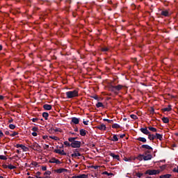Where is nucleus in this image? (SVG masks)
I'll use <instances>...</instances> for the list:
<instances>
[{"label": "nucleus", "instance_id": "nucleus-1", "mask_svg": "<svg viewBox=\"0 0 178 178\" xmlns=\"http://www.w3.org/2000/svg\"><path fill=\"white\" fill-rule=\"evenodd\" d=\"M123 85H118V86H113V85H111L109 86V90L110 91H111L112 92H114V94H115V95H118V94H119V91H120V90H122V88H123Z\"/></svg>", "mask_w": 178, "mask_h": 178}, {"label": "nucleus", "instance_id": "nucleus-2", "mask_svg": "<svg viewBox=\"0 0 178 178\" xmlns=\"http://www.w3.org/2000/svg\"><path fill=\"white\" fill-rule=\"evenodd\" d=\"M68 141L71 143L72 148H80L81 147V142L74 140V138H68Z\"/></svg>", "mask_w": 178, "mask_h": 178}, {"label": "nucleus", "instance_id": "nucleus-3", "mask_svg": "<svg viewBox=\"0 0 178 178\" xmlns=\"http://www.w3.org/2000/svg\"><path fill=\"white\" fill-rule=\"evenodd\" d=\"M65 94L68 99H70L72 98H76V97H79V91L77 90H74L72 91H67L65 92Z\"/></svg>", "mask_w": 178, "mask_h": 178}, {"label": "nucleus", "instance_id": "nucleus-4", "mask_svg": "<svg viewBox=\"0 0 178 178\" xmlns=\"http://www.w3.org/2000/svg\"><path fill=\"white\" fill-rule=\"evenodd\" d=\"M140 149H145L144 152V154L147 155V154H151L154 149L152 148V147L148 145H142L140 146Z\"/></svg>", "mask_w": 178, "mask_h": 178}, {"label": "nucleus", "instance_id": "nucleus-5", "mask_svg": "<svg viewBox=\"0 0 178 178\" xmlns=\"http://www.w3.org/2000/svg\"><path fill=\"white\" fill-rule=\"evenodd\" d=\"M160 172L161 171H159V170H147L145 171V175L154 176V175H159Z\"/></svg>", "mask_w": 178, "mask_h": 178}, {"label": "nucleus", "instance_id": "nucleus-6", "mask_svg": "<svg viewBox=\"0 0 178 178\" xmlns=\"http://www.w3.org/2000/svg\"><path fill=\"white\" fill-rule=\"evenodd\" d=\"M31 148L34 149V151H41V146L37 143H34L32 145H31Z\"/></svg>", "mask_w": 178, "mask_h": 178}, {"label": "nucleus", "instance_id": "nucleus-7", "mask_svg": "<svg viewBox=\"0 0 178 178\" xmlns=\"http://www.w3.org/2000/svg\"><path fill=\"white\" fill-rule=\"evenodd\" d=\"M152 159V154L147 153V154H143V161H151Z\"/></svg>", "mask_w": 178, "mask_h": 178}, {"label": "nucleus", "instance_id": "nucleus-8", "mask_svg": "<svg viewBox=\"0 0 178 178\" xmlns=\"http://www.w3.org/2000/svg\"><path fill=\"white\" fill-rule=\"evenodd\" d=\"M49 163H56L57 165H60V163H62V162H60V161H59V159H57L55 157L51 158L49 160Z\"/></svg>", "mask_w": 178, "mask_h": 178}, {"label": "nucleus", "instance_id": "nucleus-9", "mask_svg": "<svg viewBox=\"0 0 178 178\" xmlns=\"http://www.w3.org/2000/svg\"><path fill=\"white\" fill-rule=\"evenodd\" d=\"M79 124V123H80V118H77L76 117H73L72 118V120H71V124Z\"/></svg>", "mask_w": 178, "mask_h": 178}, {"label": "nucleus", "instance_id": "nucleus-10", "mask_svg": "<svg viewBox=\"0 0 178 178\" xmlns=\"http://www.w3.org/2000/svg\"><path fill=\"white\" fill-rule=\"evenodd\" d=\"M140 131L141 133H143V134H145L146 136H148L149 134V131H148V128H147V127L145 128H140Z\"/></svg>", "mask_w": 178, "mask_h": 178}, {"label": "nucleus", "instance_id": "nucleus-11", "mask_svg": "<svg viewBox=\"0 0 178 178\" xmlns=\"http://www.w3.org/2000/svg\"><path fill=\"white\" fill-rule=\"evenodd\" d=\"M96 129H98L99 130H104V131H106V125L104 124H102L100 125H97L96 127Z\"/></svg>", "mask_w": 178, "mask_h": 178}, {"label": "nucleus", "instance_id": "nucleus-12", "mask_svg": "<svg viewBox=\"0 0 178 178\" xmlns=\"http://www.w3.org/2000/svg\"><path fill=\"white\" fill-rule=\"evenodd\" d=\"M87 133H88V131H86V129H81L79 130V134L82 137H86Z\"/></svg>", "mask_w": 178, "mask_h": 178}, {"label": "nucleus", "instance_id": "nucleus-13", "mask_svg": "<svg viewBox=\"0 0 178 178\" xmlns=\"http://www.w3.org/2000/svg\"><path fill=\"white\" fill-rule=\"evenodd\" d=\"M110 156H112L113 159H116L117 161H119L120 159V157L118 154H115L114 153H110Z\"/></svg>", "mask_w": 178, "mask_h": 178}, {"label": "nucleus", "instance_id": "nucleus-14", "mask_svg": "<svg viewBox=\"0 0 178 178\" xmlns=\"http://www.w3.org/2000/svg\"><path fill=\"white\" fill-rule=\"evenodd\" d=\"M160 15H161V16H165V17H168V16H169V11L168 10H161Z\"/></svg>", "mask_w": 178, "mask_h": 178}, {"label": "nucleus", "instance_id": "nucleus-15", "mask_svg": "<svg viewBox=\"0 0 178 178\" xmlns=\"http://www.w3.org/2000/svg\"><path fill=\"white\" fill-rule=\"evenodd\" d=\"M43 108L45 109V111H51V109H52V105L44 104L43 105Z\"/></svg>", "mask_w": 178, "mask_h": 178}, {"label": "nucleus", "instance_id": "nucleus-16", "mask_svg": "<svg viewBox=\"0 0 178 178\" xmlns=\"http://www.w3.org/2000/svg\"><path fill=\"white\" fill-rule=\"evenodd\" d=\"M172 111V106L170 104L168 105V107L162 108L163 112H170Z\"/></svg>", "mask_w": 178, "mask_h": 178}, {"label": "nucleus", "instance_id": "nucleus-17", "mask_svg": "<svg viewBox=\"0 0 178 178\" xmlns=\"http://www.w3.org/2000/svg\"><path fill=\"white\" fill-rule=\"evenodd\" d=\"M155 136L157 140H159L160 141H162V140H163V135L156 133Z\"/></svg>", "mask_w": 178, "mask_h": 178}, {"label": "nucleus", "instance_id": "nucleus-18", "mask_svg": "<svg viewBox=\"0 0 178 178\" xmlns=\"http://www.w3.org/2000/svg\"><path fill=\"white\" fill-rule=\"evenodd\" d=\"M64 172H67V169L60 168V169L56 170V173H63Z\"/></svg>", "mask_w": 178, "mask_h": 178}, {"label": "nucleus", "instance_id": "nucleus-19", "mask_svg": "<svg viewBox=\"0 0 178 178\" xmlns=\"http://www.w3.org/2000/svg\"><path fill=\"white\" fill-rule=\"evenodd\" d=\"M148 138H149V140H150V141H154V140H155V138H156V135L149 134L148 135Z\"/></svg>", "mask_w": 178, "mask_h": 178}, {"label": "nucleus", "instance_id": "nucleus-20", "mask_svg": "<svg viewBox=\"0 0 178 178\" xmlns=\"http://www.w3.org/2000/svg\"><path fill=\"white\" fill-rule=\"evenodd\" d=\"M54 152L56 154H59V155H66V153H62V150L59 149H56L54 150Z\"/></svg>", "mask_w": 178, "mask_h": 178}, {"label": "nucleus", "instance_id": "nucleus-21", "mask_svg": "<svg viewBox=\"0 0 178 178\" xmlns=\"http://www.w3.org/2000/svg\"><path fill=\"white\" fill-rule=\"evenodd\" d=\"M171 177H172V175L170 174H165V175H161L159 177V178H171Z\"/></svg>", "mask_w": 178, "mask_h": 178}, {"label": "nucleus", "instance_id": "nucleus-22", "mask_svg": "<svg viewBox=\"0 0 178 178\" xmlns=\"http://www.w3.org/2000/svg\"><path fill=\"white\" fill-rule=\"evenodd\" d=\"M136 140L138 141H141V143H147V139L145 138L139 137Z\"/></svg>", "mask_w": 178, "mask_h": 178}, {"label": "nucleus", "instance_id": "nucleus-23", "mask_svg": "<svg viewBox=\"0 0 178 178\" xmlns=\"http://www.w3.org/2000/svg\"><path fill=\"white\" fill-rule=\"evenodd\" d=\"M72 158H77V156H81V154L80 152L78 153H73L71 154Z\"/></svg>", "mask_w": 178, "mask_h": 178}, {"label": "nucleus", "instance_id": "nucleus-24", "mask_svg": "<svg viewBox=\"0 0 178 178\" xmlns=\"http://www.w3.org/2000/svg\"><path fill=\"white\" fill-rule=\"evenodd\" d=\"M49 116V114L47 112L42 113V117L44 118L45 120H48V118Z\"/></svg>", "mask_w": 178, "mask_h": 178}, {"label": "nucleus", "instance_id": "nucleus-25", "mask_svg": "<svg viewBox=\"0 0 178 178\" xmlns=\"http://www.w3.org/2000/svg\"><path fill=\"white\" fill-rule=\"evenodd\" d=\"M96 108H105V106H104L102 102H97V104H96Z\"/></svg>", "mask_w": 178, "mask_h": 178}, {"label": "nucleus", "instance_id": "nucleus-26", "mask_svg": "<svg viewBox=\"0 0 178 178\" xmlns=\"http://www.w3.org/2000/svg\"><path fill=\"white\" fill-rule=\"evenodd\" d=\"M136 159L140 161H143V159H144V154H139L137 157H136Z\"/></svg>", "mask_w": 178, "mask_h": 178}, {"label": "nucleus", "instance_id": "nucleus-27", "mask_svg": "<svg viewBox=\"0 0 178 178\" xmlns=\"http://www.w3.org/2000/svg\"><path fill=\"white\" fill-rule=\"evenodd\" d=\"M111 141H119V138H118V135L114 134L113 136V138L111 139Z\"/></svg>", "mask_w": 178, "mask_h": 178}, {"label": "nucleus", "instance_id": "nucleus-28", "mask_svg": "<svg viewBox=\"0 0 178 178\" xmlns=\"http://www.w3.org/2000/svg\"><path fill=\"white\" fill-rule=\"evenodd\" d=\"M149 130H150V131H153V133H156L157 129L156 128L152 127H148Z\"/></svg>", "mask_w": 178, "mask_h": 178}, {"label": "nucleus", "instance_id": "nucleus-29", "mask_svg": "<svg viewBox=\"0 0 178 178\" xmlns=\"http://www.w3.org/2000/svg\"><path fill=\"white\" fill-rule=\"evenodd\" d=\"M50 130H54V131H55V133H58V131H59V133H62V129H60L59 128H56V129L51 128Z\"/></svg>", "mask_w": 178, "mask_h": 178}, {"label": "nucleus", "instance_id": "nucleus-30", "mask_svg": "<svg viewBox=\"0 0 178 178\" xmlns=\"http://www.w3.org/2000/svg\"><path fill=\"white\" fill-rule=\"evenodd\" d=\"M112 128L113 129H120V125L118 124H113Z\"/></svg>", "mask_w": 178, "mask_h": 178}, {"label": "nucleus", "instance_id": "nucleus-31", "mask_svg": "<svg viewBox=\"0 0 178 178\" xmlns=\"http://www.w3.org/2000/svg\"><path fill=\"white\" fill-rule=\"evenodd\" d=\"M162 120H163V123H169V118H168L166 117H163L162 118Z\"/></svg>", "mask_w": 178, "mask_h": 178}, {"label": "nucleus", "instance_id": "nucleus-32", "mask_svg": "<svg viewBox=\"0 0 178 178\" xmlns=\"http://www.w3.org/2000/svg\"><path fill=\"white\" fill-rule=\"evenodd\" d=\"M9 129H10L11 130H15V129H16V125L13 124H10L8 126Z\"/></svg>", "mask_w": 178, "mask_h": 178}, {"label": "nucleus", "instance_id": "nucleus-33", "mask_svg": "<svg viewBox=\"0 0 178 178\" xmlns=\"http://www.w3.org/2000/svg\"><path fill=\"white\" fill-rule=\"evenodd\" d=\"M64 145H65L66 147H72V143L67 142V140H66V141L64 142Z\"/></svg>", "mask_w": 178, "mask_h": 178}, {"label": "nucleus", "instance_id": "nucleus-34", "mask_svg": "<svg viewBox=\"0 0 178 178\" xmlns=\"http://www.w3.org/2000/svg\"><path fill=\"white\" fill-rule=\"evenodd\" d=\"M19 132L13 131V134H10V137H15V136H18Z\"/></svg>", "mask_w": 178, "mask_h": 178}, {"label": "nucleus", "instance_id": "nucleus-35", "mask_svg": "<svg viewBox=\"0 0 178 178\" xmlns=\"http://www.w3.org/2000/svg\"><path fill=\"white\" fill-rule=\"evenodd\" d=\"M49 138H51V140H55V141H59L58 136H49Z\"/></svg>", "mask_w": 178, "mask_h": 178}, {"label": "nucleus", "instance_id": "nucleus-36", "mask_svg": "<svg viewBox=\"0 0 178 178\" xmlns=\"http://www.w3.org/2000/svg\"><path fill=\"white\" fill-rule=\"evenodd\" d=\"M8 169H10L12 170V169H16V166L12 165V164H10L8 165Z\"/></svg>", "mask_w": 178, "mask_h": 178}, {"label": "nucleus", "instance_id": "nucleus-37", "mask_svg": "<svg viewBox=\"0 0 178 178\" xmlns=\"http://www.w3.org/2000/svg\"><path fill=\"white\" fill-rule=\"evenodd\" d=\"M130 118H131V119H134V120L138 119V117H137V115H134V114H131L130 115Z\"/></svg>", "mask_w": 178, "mask_h": 178}, {"label": "nucleus", "instance_id": "nucleus-38", "mask_svg": "<svg viewBox=\"0 0 178 178\" xmlns=\"http://www.w3.org/2000/svg\"><path fill=\"white\" fill-rule=\"evenodd\" d=\"M104 122H108V123H113V120H108L106 118H104Z\"/></svg>", "mask_w": 178, "mask_h": 178}, {"label": "nucleus", "instance_id": "nucleus-39", "mask_svg": "<svg viewBox=\"0 0 178 178\" xmlns=\"http://www.w3.org/2000/svg\"><path fill=\"white\" fill-rule=\"evenodd\" d=\"M77 176H78V178H87V175L86 174H82Z\"/></svg>", "mask_w": 178, "mask_h": 178}, {"label": "nucleus", "instance_id": "nucleus-40", "mask_svg": "<svg viewBox=\"0 0 178 178\" xmlns=\"http://www.w3.org/2000/svg\"><path fill=\"white\" fill-rule=\"evenodd\" d=\"M102 52H108L109 51V49L108 47H103L102 48Z\"/></svg>", "mask_w": 178, "mask_h": 178}, {"label": "nucleus", "instance_id": "nucleus-41", "mask_svg": "<svg viewBox=\"0 0 178 178\" xmlns=\"http://www.w3.org/2000/svg\"><path fill=\"white\" fill-rule=\"evenodd\" d=\"M90 98H93V99H96V101H99V99L97 95L90 96Z\"/></svg>", "mask_w": 178, "mask_h": 178}, {"label": "nucleus", "instance_id": "nucleus-42", "mask_svg": "<svg viewBox=\"0 0 178 178\" xmlns=\"http://www.w3.org/2000/svg\"><path fill=\"white\" fill-rule=\"evenodd\" d=\"M32 131H33V132H38V127H33L32 128Z\"/></svg>", "mask_w": 178, "mask_h": 178}, {"label": "nucleus", "instance_id": "nucleus-43", "mask_svg": "<svg viewBox=\"0 0 178 178\" xmlns=\"http://www.w3.org/2000/svg\"><path fill=\"white\" fill-rule=\"evenodd\" d=\"M143 175H144V174H143V173H141V172H137V173H136L137 177H139V178H140V177H143Z\"/></svg>", "mask_w": 178, "mask_h": 178}, {"label": "nucleus", "instance_id": "nucleus-44", "mask_svg": "<svg viewBox=\"0 0 178 178\" xmlns=\"http://www.w3.org/2000/svg\"><path fill=\"white\" fill-rule=\"evenodd\" d=\"M0 159H1L2 161H6V159H8V158H6L3 155H0Z\"/></svg>", "mask_w": 178, "mask_h": 178}, {"label": "nucleus", "instance_id": "nucleus-45", "mask_svg": "<svg viewBox=\"0 0 178 178\" xmlns=\"http://www.w3.org/2000/svg\"><path fill=\"white\" fill-rule=\"evenodd\" d=\"M22 149L24 152L27 151V149H29V147L24 146V145H22V147H21Z\"/></svg>", "mask_w": 178, "mask_h": 178}, {"label": "nucleus", "instance_id": "nucleus-46", "mask_svg": "<svg viewBox=\"0 0 178 178\" xmlns=\"http://www.w3.org/2000/svg\"><path fill=\"white\" fill-rule=\"evenodd\" d=\"M102 174L103 175H107V176H112L113 175V173L108 172L106 171L104 172Z\"/></svg>", "mask_w": 178, "mask_h": 178}, {"label": "nucleus", "instance_id": "nucleus-47", "mask_svg": "<svg viewBox=\"0 0 178 178\" xmlns=\"http://www.w3.org/2000/svg\"><path fill=\"white\" fill-rule=\"evenodd\" d=\"M40 176H41V172L38 171V172H36V175H35V177L38 178V177H40Z\"/></svg>", "mask_w": 178, "mask_h": 178}, {"label": "nucleus", "instance_id": "nucleus-48", "mask_svg": "<svg viewBox=\"0 0 178 178\" xmlns=\"http://www.w3.org/2000/svg\"><path fill=\"white\" fill-rule=\"evenodd\" d=\"M51 175V171H49V170H47V171H46L44 173V175L45 176V175H48V176H49Z\"/></svg>", "mask_w": 178, "mask_h": 178}, {"label": "nucleus", "instance_id": "nucleus-49", "mask_svg": "<svg viewBox=\"0 0 178 178\" xmlns=\"http://www.w3.org/2000/svg\"><path fill=\"white\" fill-rule=\"evenodd\" d=\"M74 154H77L80 152V149H75L73 150Z\"/></svg>", "mask_w": 178, "mask_h": 178}, {"label": "nucleus", "instance_id": "nucleus-50", "mask_svg": "<svg viewBox=\"0 0 178 178\" xmlns=\"http://www.w3.org/2000/svg\"><path fill=\"white\" fill-rule=\"evenodd\" d=\"M172 172H175V173H178V165L177 166V168H175L172 170Z\"/></svg>", "mask_w": 178, "mask_h": 178}, {"label": "nucleus", "instance_id": "nucleus-51", "mask_svg": "<svg viewBox=\"0 0 178 178\" xmlns=\"http://www.w3.org/2000/svg\"><path fill=\"white\" fill-rule=\"evenodd\" d=\"M31 120L33 122V123H35L38 122V118H32Z\"/></svg>", "mask_w": 178, "mask_h": 178}, {"label": "nucleus", "instance_id": "nucleus-52", "mask_svg": "<svg viewBox=\"0 0 178 178\" xmlns=\"http://www.w3.org/2000/svg\"><path fill=\"white\" fill-rule=\"evenodd\" d=\"M150 113H155V109L154 108V107H152L151 108H150Z\"/></svg>", "mask_w": 178, "mask_h": 178}, {"label": "nucleus", "instance_id": "nucleus-53", "mask_svg": "<svg viewBox=\"0 0 178 178\" xmlns=\"http://www.w3.org/2000/svg\"><path fill=\"white\" fill-rule=\"evenodd\" d=\"M16 148H22L23 147V145H20V144H17L15 145Z\"/></svg>", "mask_w": 178, "mask_h": 178}, {"label": "nucleus", "instance_id": "nucleus-54", "mask_svg": "<svg viewBox=\"0 0 178 178\" xmlns=\"http://www.w3.org/2000/svg\"><path fill=\"white\" fill-rule=\"evenodd\" d=\"M0 137H5V134H3V132L0 129Z\"/></svg>", "mask_w": 178, "mask_h": 178}, {"label": "nucleus", "instance_id": "nucleus-55", "mask_svg": "<svg viewBox=\"0 0 178 178\" xmlns=\"http://www.w3.org/2000/svg\"><path fill=\"white\" fill-rule=\"evenodd\" d=\"M124 161L125 162H130L131 161V159L124 158Z\"/></svg>", "mask_w": 178, "mask_h": 178}, {"label": "nucleus", "instance_id": "nucleus-56", "mask_svg": "<svg viewBox=\"0 0 178 178\" xmlns=\"http://www.w3.org/2000/svg\"><path fill=\"white\" fill-rule=\"evenodd\" d=\"M88 120H87V121H83V124H85V126H88Z\"/></svg>", "mask_w": 178, "mask_h": 178}, {"label": "nucleus", "instance_id": "nucleus-57", "mask_svg": "<svg viewBox=\"0 0 178 178\" xmlns=\"http://www.w3.org/2000/svg\"><path fill=\"white\" fill-rule=\"evenodd\" d=\"M125 136H126V134H124L120 135V138H124Z\"/></svg>", "mask_w": 178, "mask_h": 178}, {"label": "nucleus", "instance_id": "nucleus-58", "mask_svg": "<svg viewBox=\"0 0 178 178\" xmlns=\"http://www.w3.org/2000/svg\"><path fill=\"white\" fill-rule=\"evenodd\" d=\"M42 170L43 171L47 170V166H42Z\"/></svg>", "mask_w": 178, "mask_h": 178}, {"label": "nucleus", "instance_id": "nucleus-59", "mask_svg": "<svg viewBox=\"0 0 178 178\" xmlns=\"http://www.w3.org/2000/svg\"><path fill=\"white\" fill-rule=\"evenodd\" d=\"M74 138V141H76V140H79V137H70V138Z\"/></svg>", "mask_w": 178, "mask_h": 178}, {"label": "nucleus", "instance_id": "nucleus-60", "mask_svg": "<svg viewBox=\"0 0 178 178\" xmlns=\"http://www.w3.org/2000/svg\"><path fill=\"white\" fill-rule=\"evenodd\" d=\"M65 3L70 4V3H72V0H66V1H65Z\"/></svg>", "mask_w": 178, "mask_h": 178}, {"label": "nucleus", "instance_id": "nucleus-61", "mask_svg": "<svg viewBox=\"0 0 178 178\" xmlns=\"http://www.w3.org/2000/svg\"><path fill=\"white\" fill-rule=\"evenodd\" d=\"M32 136H33V137H37V132H33Z\"/></svg>", "mask_w": 178, "mask_h": 178}, {"label": "nucleus", "instance_id": "nucleus-62", "mask_svg": "<svg viewBox=\"0 0 178 178\" xmlns=\"http://www.w3.org/2000/svg\"><path fill=\"white\" fill-rule=\"evenodd\" d=\"M5 134H6V136H9V135L10 134V133L8 131H6L5 132Z\"/></svg>", "mask_w": 178, "mask_h": 178}, {"label": "nucleus", "instance_id": "nucleus-63", "mask_svg": "<svg viewBox=\"0 0 178 178\" xmlns=\"http://www.w3.org/2000/svg\"><path fill=\"white\" fill-rule=\"evenodd\" d=\"M13 119L12 118L8 120V123H13Z\"/></svg>", "mask_w": 178, "mask_h": 178}, {"label": "nucleus", "instance_id": "nucleus-64", "mask_svg": "<svg viewBox=\"0 0 178 178\" xmlns=\"http://www.w3.org/2000/svg\"><path fill=\"white\" fill-rule=\"evenodd\" d=\"M4 97L3 95H0V100L2 101Z\"/></svg>", "mask_w": 178, "mask_h": 178}]
</instances>
